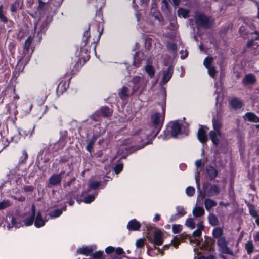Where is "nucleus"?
<instances>
[{"mask_svg":"<svg viewBox=\"0 0 259 259\" xmlns=\"http://www.w3.org/2000/svg\"><path fill=\"white\" fill-rule=\"evenodd\" d=\"M213 130L209 133L210 138L214 145H217L223 139V136L220 132L221 124L218 121H213Z\"/></svg>","mask_w":259,"mask_h":259,"instance_id":"obj_1","label":"nucleus"},{"mask_svg":"<svg viewBox=\"0 0 259 259\" xmlns=\"http://www.w3.org/2000/svg\"><path fill=\"white\" fill-rule=\"evenodd\" d=\"M164 116L165 113L164 110H163L161 113H155L151 116L152 122L153 125L155 126V128L156 129V133H157L159 128H160L164 120Z\"/></svg>","mask_w":259,"mask_h":259,"instance_id":"obj_2","label":"nucleus"},{"mask_svg":"<svg viewBox=\"0 0 259 259\" xmlns=\"http://www.w3.org/2000/svg\"><path fill=\"white\" fill-rule=\"evenodd\" d=\"M217 244L219 247V250L223 254L232 255V251L228 247V242L225 237L219 238L217 241Z\"/></svg>","mask_w":259,"mask_h":259,"instance_id":"obj_3","label":"nucleus"},{"mask_svg":"<svg viewBox=\"0 0 259 259\" xmlns=\"http://www.w3.org/2000/svg\"><path fill=\"white\" fill-rule=\"evenodd\" d=\"M133 91L136 92L139 90H142L146 86V83H144L142 78L140 77H135L133 79Z\"/></svg>","mask_w":259,"mask_h":259,"instance_id":"obj_4","label":"nucleus"},{"mask_svg":"<svg viewBox=\"0 0 259 259\" xmlns=\"http://www.w3.org/2000/svg\"><path fill=\"white\" fill-rule=\"evenodd\" d=\"M153 243L155 245H160L163 243V233L159 230L156 231L154 233Z\"/></svg>","mask_w":259,"mask_h":259,"instance_id":"obj_5","label":"nucleus"},{"mask_svg":"<svg viewBox=\"0 0 259 259\" xmlns=\"http://www.w3.org/2000/svg\"><path fill=\"white\" fill-rule=\"evenodd\" d=\"M207 130V129L206 128L202 126L199 128L198 131V139L201 143H204L207 140V136L206 135Z\"/></svg>","mask_w":259,"mask_h":259,"instance_id":"obj_6","label":"nucleus"},{"mask_svg":"<svg viewBox=\"0 0 259 259\" xmlns=\"http://www.w3.org/2000/svg\"><path fill=\"white\" fill-rule=\"evenodd\" d=\"M172 136L176 137L180 132V125L178 121H174L170 124Z\"/></svg>","mask_w":259,"mask_h":259,"instance_id":"obj_7","label":"nucleus"},{"mask_svg":"<svg viewBox=\"0 0 259 259\" xmlns=\"http://www.w3.org/2000/svg\"><path fill=\"white\" fill-rule=\"evenodd\" d=\"M172 74V70L170 67L164 70L163 71L162 82L163 83H166L171 78Z\"/></svg>","mask_w":259,"mask_h":259,"instance_id":"obj_8","label":"nucleus"},{"mask_svg":"<svg viewBox=\"0 0 259 259\" xmlns=\"http://www.w3.org/2000/svg\"><path fill=\"white\" fill-rule=\"evenodd\" d=\"M140 226L141 225L138 221H137L136 219H133L128 222L127 225V228L129 230L136 231L139 230Z\"/></svg>","mask_w":259,"mask_h":259,"instance_id":"obj_9","label":"nucleus"},{"mask_svg":"<svg viewBox=\"0 0 259 259\" xmlns=\"http://www.w3.org/2000/svg\"><path fill=\"white\" fill-rule=\"evenodd\" d=\"M244 118L245 120L253 122H259V117L252 113H247L244 116Z\"/></svg>","mask_w":259,"mask_h":259,"instance_id":"obj_10","label":"nucleus"},{"mask_svg":"<svg viewBox=\"0 0 259 259\" xmlns=\"http://www.w3.org/2000/svg\"><path fill=\"white\" fill-rule=\"evenodd\" d=\"M45 221L43 220L41 213L39 212L36 217L34 221V225L35 227L39 228L45 225Z\"/></svg>","mask_w":259,"mask_h":259,"instance_id":"obj_11","label":"nucleus"},{"mask_svg":"<svg viewBox=\"0 0 259 259\" xmlns=\"http://www.w3.org/2000/svg\"><path fill=\"white\" fill-rule=\"evenodd\" d=\"M193 214L195 217H201L203 215L204 210L203 207L196 206L193 209Z\"/></svg>","mask_w":259,"mask_h":259,"instance_id":"obj_12","label":"nucleus"},{"mask_svg":"<svg viewBox=\"0 0 259 259\" xmlns=\"http://www.w3.org/2000/svg\"><path fill=\"white\" fill-rule=\"evenodd\" d=\"M61 174L52 176L50 179V184L51 185H56L59 184L61 182Z\"/></svg>","mask_w":259,"mask_h":259,"instance_id":"obj_13","label":"nucleus"},{"mask_svg":"<svg viewBox=\"0 0 259 259\" xmlns=\"http://www.w3.org/2000/svg\"><path fill=\"white\" fill-rule=\"evenodd\" d=\"M255 81V77L252 74L246 75L243 80V83L245 84H253Z\"/></svg>","mask_w":259,"mask_h":259,"instance_id":"obj_14","label":"nucleus"},{"mask_svg":"<svg viewBox=\"0 0 259 259\" xmlns=\"http://www.w3.org/2000/svg\"><path fill=\"white\" fill-rule=\"evenodd\" d=\"M204 229V226L202 223H199L197 225V229L193 233L194 237H199L201 235V232Z\"/></svg>","mask_w":259,"mask_h":259,"instance_id":"obj_15","label":"nucleus"},{"mask_svg":"<svg viewBox=\"0 0 259 259\" xmlns=\"http://www.w3.org/2000/svg\"><path fill=\"white\" fill-rule=\"evenodd\" d=\"M78 253L88 255L92 252V250L88 247L79 248L77 249Z\"/></svg>","mask_w":259,"mask_h":259,"instance_id":"obj_16","label":"nucleus"},{"mask_svg":"<svg viewBox=\"0 0 259 259\" xmlns=\"http://www.w3.org/2000/svg\"><path fill=\"white\" fill-rule=\"evenodd\" d=\"M230 105L233 108L235 109L240 108L242 105V103L236 99H232L230 101Z\"/></svg>","mask_w":259,"mask_h":259,"instance_id":"obj_17","label":"nucleus"},{"mask_svg":"<svg viewBox=\"0 0 259 259\" xmlns=\"http://www.w3.org/2000/svg\"><path fill=\"white\" fill-rule=\"evenodd\" d=\"M213 236L214 237L218 238V240L223 237L222 236L223 235V229L221 228H215L213 230Z\"/></svg>","mask_w":259,"mask_h":259,"instance_id":"obj_18","label":"nucleus"},{"mask_svg":"<svg viewBox=\"0 0 259 259\" xmlns=\"http://www.w3.org/2000/svg\"><path fill=\"white\" fill-rule=\"evenodd\" d=\"M32 216L30 218H28L24 221V224L26 226H30V225H32L33 223V216L34 215V212H35V208H34V206H32Z\"/></svg>","mask_w":259,"mask_h":259,"instance_id":"obj_19","label":"nucleus"},{"mask_svg":"<svg viewBox=\"0 0 259 259\" xmlns=\"http://www.w3.org/2000/svg\"><path fill=\"white\" fill-rule=\"evenodd\" d=\"M205 206L207 210L210 209L212 207L215 206L217 203L211 199H206L205 201Z\"/></svg>","mask_w":259,"mask_h":259,"instance_id":"obj_20","label":"nucleus"},{"mask_svg":"<svg viewBox=\"0 0 259 259\" xmlns=\"http://www.w3.org/2000/svg\"><path fill=\"white\" fill-rule=\"evenodd\" d=\"M213 61V58L211 57H207L204 60L203 65L206 68L212 67V66H211V65Z\"/></svg>","mask_w":259,"mask_h":259,"instance_id":"obj_21","label":"nucleus"},{"mask_svg":"<svg viewBox=\"0 0 259 259\" xmlns=\"http://www.w3.org/2000/svg\"><path fill=\"white\" fill-rule=\"evenodd\" d=\"M207 172L211 178L215 177L217 175L216 170L212 167L210 166L207 168Z\"/></svg>","mask_w":259,"mask_h":259,"instance_id":"obj_22","label":"nucleus"},{"mask_svg":"<svg viewBox=\"0 0 259 259\" xmlns=\"http://www.w3.org/2000/svg\"><path fill=\"white\" fill-rule=\"evenodd\" d=\"M254 246L252 241H248L245 244V249L248 253L250 254L253 250Z\"/></svg>","mask_w":259,"mask_h":259,"instance_id":"obj_23","label":"nucleus"},{"mask_svg":"<svg viewBox=\"0 0 259 259\" xmlns=\"http://www.w3.org/2000/svg\"><path fill=\"white\" fill-rule=\"evenodd\" d=\"M189 13V11L183 9H179L178 10V15L180 17L186 18Z\"/></svg>","mask_w":259,"mask_h":259,"instance_id":"obj_24","label":"nucleus"},{"mask_svg":"<svg viewBox=\"0 0 259 259\" xmlns=\"http://www.w3.org/2000/svg\"><path fill=\"white\" fill-rule=\"evenodd\" d=\"M207 73L212 78H214L216 75L217 71L214 66H212L207 68Z\"/></svg>","mask_w":259,"mask_h":259,"instance_id":"obj_25","label":"nucleus"},{"mask_svg":"<svg viewBox=\"0 0 259 259\" xmlns=\"http://www.w3.org/2000/svg\"><path fill=\"white\" fill-rule=\"evenodd\" d=\"M185 225L191 229H194L195 227V222L192 218L187 219L185 222Z\"/></svg>","mask_w":259,"mask_h":259,"instance_id":"obj_26","label":"nucleus"},{"mask_svg":"<svg viewBox=\"0 0 259 259\" xmlns=\"http://www.w3.org/2000/svg\"><path fill=\"white\" fill-rule=\"evenodd\" d=\"M182 225L180 224H174L172 226V230L174 233H178L181 231Z\"/></svg>","mask_w":259,"mask_h":259,"instance_id":"obj_27","label":"nucleus"},{"mask_svg":"<svg viewBox=\"0 0 259 259\" xmlns=\"http://www.w3.org/2000/svg\"><path fill=\"white\" fill-rule=\"evenodd\" d=\"M208 219L210 223L212 225H217L218 223V220L217 217L214 215H210L208 217Z\"/></svg>","mask_w":259,"mask_h":259,"instance_id":"obj_28","label":"nucleus"},{"mask_svg":"<svg viewBox=\"0 0 259 259\" xmlns=\"http://www.w3.org/2000/svg\"><path fill=\"white\" fill-rule=\"evenodd\" d=\"M145 71L151 77H152L154 75V71L153 68L150 65H147L145 67Z\"/></svg>","mask_w":259,"mask_h":259,"instance_id":"obj_29","label":"nucleus"},{"mask_svg":"<svg viewBox=\"0 0 259 259\" xmlns=\"http://www.w3.org/2000/svg\"><path fill=\"white\" fill-rule=\"evenodd\" d=\"M219 190L218 188L215 186H211L209 192V195L210 196L216 195L219 193Z\"/></svg>","mask_w":259,"mask_h":259,"instance_id":"obj_30","label":"nucleus"},{"mask_svg":"<svg viewBox=\"0 0 259 259\" xmlns=\"http://www.w3.org/2000/svg\"><path fill=\"white\" fill-rule=\"evenodd\" d=\"M177 214L180 216H183L186 214V211L184 208L182 206H177L176 207Z\"/></svg>","mask_w":259,"mask_h":259,"instance_id":"obj_31","label":"nucleus"},{"mask_svg":"<svg viewBox=\"0 0 259 259\" xmlns=\"http://www.w3.org/2000/svg\"><path fill=\"white\" fill-rule=\"evenodd\" d=\"M186 193L188 196H191L195 193V189L192 187H188L186 189Z\"/></svg>","mask_w":259,"mask_h":259,"instance_id":"obj_32","label":"nucleus"},{"mask_svg":"<svg viewBox=\"0 0 259 259\" xmlns=\"http://www.w3.org/2000/svg\"><path fill=\"white\" fill-rule=\"evenodd\" d=\"M11 224L12 226H15L17 228L20 227L22 226L21 224L17 222L16 219L14 217L11 219Z\"/></svg>","mask_w":259,"mask_h":259,"instance_id":"obj_33","label":"nucleus"},{"mask_svg":"<svg viewBox=\"0 0 259 259\" xmlns=\"http://www.w3.org/2000/svg\"><path fill=\"white\" fill-rule=\"evenodd\" d=\"M0 19L3 22H6L7 21V19L6 17L4 15V13L3 11V6H0Z\"/></svg>","mask_w":259,"mask_h":259,"instance_id":"obj_34","label":"nucleus"},{"mask_svg":"<svg viewBox=\"0 0 259 259\" xmlns=\"http://www.w3.org/2000/svg\"><path fill=\"white\" fill-rule=\"evenodd\" d=\"M206 17L204 15H200L196 18V21L197 22H201L202 24L205 25V21L206 20Z\"/></svg>","mask_w":259,"mask_h":259,"instance_id":"obj_35","label":"nucleus"},{"mask_svg":"<svg viewBox=\"0 0 259 259\" xmlns=\"http://www.w3.org/2000/svg\"><path fill=\"white\" fill-rule=\"evenodd\" d=\"M10 205V203L7 200H4L0 202V209H4Z\"/></svg>","mask_w":259,"mask_h":259,"instance_id":"obj_36","label":"nucleus"},{"mask_svg":"<svg viewBox=\"0 0 259 259\" xmlns=\"http://www.w3.org/2000/svg\"><path fill=\"white\" fill-rule=\"evenodd\" d=\"M144 244V240L143 239H139L136 242V246L138 248L142 247Z\"/></svg>","mask_w":259,"mask_h":259,"instance_id":"obj_37","label":"nucleus"},{"mask_svg":"<svg viewBox=\"0 0 259 259\" xmlns=\"http://www.w3.org/2000/svg\"><path fill=\"white\" fill-rule=\"evenodd\" d=\"M95 199V197L93 195L88 196L84 200V202L85 203H90L92 202Z\"/></svg>","mask_w":259,"mask_h":259,"instance_id":"obj_38","label":"nucleus"},{"mask_svg":"<svg viewBox=\"0 0 259 259\" xmlns=\"http://www.w3.org/2000/svg\"><path fill=\"white\" fill-rule=\"evenodd\" d=\"M94 141L93 140H89L88 142V144H87L86 148L88 151H89V152L91 151V150L94 145Z\"/></svg>","mask_w":259,"mask_h":259,"instance_id":"obj_39","label":"nucleus"},{"mask_svg":"<svg viewBox=\"0 0 259 259\" xmlns=\"http://www.w3.org/2000/svg\"><path fill=\"white\" fill-rule=\"evenodd\" d=\"M62 211L60 210H55L52 212V216L55 218L58 217L60 216L62 214Z\"/></svg>","mask_w":259,"mask_h":259,"instance_id":"obj_40","label":"nucleus"},{"mask_svg":"<svg viewBox=\"0 0 259 259\" xmlns=\"http://www.w3.org/2000/svg\"><path fill=\"white\" fill-rule=\"evenodd\" d=\"M114 251H115V248L112 246L107 247L105 249V252L107 254H111V253H113V252H114Z\"/></svg>","mask_w":259,"mask_h":259,"instance_id":"obj_41","label":"nucleus"},{"mask_svg":"<svg viewBox=\"0 0 259 259\" xmlns=\"http://www.w3.org/2000/svg\"><path fill=\"white\" fill-rule=\"evenodd\" d=\"M123 165L122 164H118L115 167L114 171L116 174L119 173L122 169Z\"/></svg>","mask_w":259,"mask_h":259,"instance_id":"obj_42","label":"nucleus"},{"mask_svg":"<svg viewBox=\"0 0 259 259\" xmlns=\"http://www.w3.org/2000/svg\"><path fill=\"white\" fill-rule=\"evenodd\" d=\"M32 38L31 37H29V38H27V39L25 41V47L27 49H28V48H29V46L32 42Z\"/></svg>","mask_w":259,"mask_h":259,"instance_id":"obj_43","label":"nucleus"},{"mask_svg":"<svg viewBox=\"0 0 259 259\" xmlns=\"http://www.w3.org/2000/svg\"><path fill=\"white\" fill-rule=\"evenodd\" d=\"M127 88L126 87H122L120 90V94L123 96H127Z\"/></svg>","mask_w":259,"mask_h":259,"instance_id":"obj_44","label":"nucleus"},{"mask_svg":"<svg viewBox=\"0 0 259 259\" xmlns=\"http://www.w3.org/2000/svg\"><path fill=\"white\" fill-rule=\"evenodd\" d=\"M99 185V183L98 182H92L90 183L89 186L90 187L93 189H96Z\"/></svg>","mask_w":259,"mask_h":259,"instance_id":"obj_45","label":"nucleus"},{"mask_svg":"<svg viewBox=\"0 0 259 259\" xmlns=\"http://www.w3.org/2000/svg\"><path fill=\"white\" fill-rule=\"evenodd\" d=\"M115 253L117 255H121L124 253L123 249L121 247H118L117 248H115Z\"/></svg>","mask_w":259,"mask_h":259,"instance_id":"obj_46","label":"nucleus"},{"mask_svg":"<svg viewBox=\"0 0 259 259\" xmlns=\"http://www.w3.org/2000/svg\"><path fill=\"white\" fill-rule=\"evenodd\" d=\"M215 256L212 254H210L207 256H201L198 258V259H214Z\"/></svg>","mask_w":259,"mask_h":259,"instance_id":"obj_47","label":"nucleus"},{"mask_svg":"<svg viewBox=\"0 0 259 259\" xmlns=\"http://www.w3.org/2000/svg\"><path fill=\"white\" fill-rule=\"evenodd\" d=\"M102 253L103 252L102 251H98L96 252L94 256L95 258H99L102 256Z\"/></svg>","mask_w":259,"mask_h":259,"instance_id":"obj_48","label":"nucleus"},{"mask_svg":"<svg viewBox=\"0 0 259 259\" xmlns=\"http://www.w3.org/2000/svg\"><path fill=\"white\" fill-rule=\"evenodd\" d=\"M202 164V161L201 160H196L195 162V165L196 167H198L200 166Z\"/></svg>","mask_w":259,"mask_h":259,"instance_id":"obj_49","label":"nucleus"},{"mask_svg":"<svg viewBox=\"0 0 259 259\" xmlns=\"http://www.w3.org/2000/svg\"><path fill=\"white\" fill-rule=\"evenodd\" d=\"M160 214H159L158 213H156L155 214L154 218V221H156V222L158 221L160 219Z\"/></svg>","mask_w":259,"mask_h":259,"instance_id":"obj_50","label":"nucleus"},{"mask_svg":"<svg viewBox=\"0 0 259 259\" xmlns=\"http://www.w3.org/2000/svg\"><path fill=\"white\" fill-rule=\"evenodd\" d=\"M254 239L255 241H259V231L256 233Z\"/></svg>","mask_w":259,"mask_h":259,"instance_id":"obj_51","label":"nucleus"},{"mask_svg":"<svg viewBox=\"0 0 259 259\" xmlns=\"http://www.w3.org/2000/svg\"><path fill=\"white\" fill-rule=\"evenodd\" d=\"M179 244V242H178L177 241H175L172 242V244L174 246L175 248H177L178 245Z\"/></svg>","mask_w":259,"mask_h":259,"instance_id":"obj_52","label":"nucleus"},{"mask_svg":"<svg viewBox=\"0 0 259 259\" xmlns=\"http://www.w3.org/2000/svg\"><path fill=\"white\" fill-rule=\"evenodd\" d=\"M174 4L176 6H178L179 4V0H172Z\"/></svg>","mask_w":259,"mask_h":259,"instance_id":"obj_53","label":"nucleus"},{"mask_svg":"<svg viewBox=\"0 0 259 259\" xmlns=\"http://www.w3.org/2000/svg\"><path fill=\"white\" fill-rule=\"evenodd\" d=\"M11 10L12 12H15L16 10V8L15 7V6H14V5H13L12 6H11Z\"/></svg>","mask_w":259,"mask_h":259,"instance_id":"obj_54","label":"nucleus"},{"mask_svg":"<svg viewBox=\"0 0 259 259\" xmlns=\"http://www.w3.org/2000/svg\"><path fill=\"white\" fill-rule=\"evenodd\" d=\"M253 42V41L250 40V41H249L247 43V46H248V47L251 46L252 45Z\"/></svg>","mask_w":259,"mask_h":259,"instance_id":"obj_55","label":"nucleus"},{"mask_svg":"<svg viewBox=\"0 0 259 259\" xmlns=\"http://www.w3.org/2000/svg\"><path fill=\"white\" fill-rule=\"evenodd\" d=\"M187 56V53L186 52H184V54L182 55L181 58L184 59Z\"/></svg>","mask_w":259,"mask_h":259,"instance_id":"obj_56","label":"nucleus"},{"mask_svg":"<svg viewBox=\"0 0 259 259\" xmlns=\"http://www.w3.org/2000/svg\"><path fill=\"white\" fill-rule=\"evenodd\" d=\"M251 214L253 216V217H256V213L255 211H252V212H251Z\"/></svg>","mask_w":259,"mask_h":259,"instance_id":"obj_57","label":"nucleus"},{"mask_svg":"<svg viewBox=\"0 0 259 259\" xmlns=\"http://www.w3.org/2000/svg\"><path fill=\"white\" fill-rule=\"evenodd\" d=\"M256 223L259 225V217H256V220H255Z\"/></svg>","mask_w":259,"mask_h":259,"instance_id":"obj_58","label":"nucleus"},{"mask_svg":"<svg viewBox=\"0 0 259 259\" xmlns=\"http://www.w3.org/2000/svg\"><path fill=\"white\" fill-rule=\"evenodd\" d=\"M255 34L257 35V36L254 38L255 39L259 40V34L258 33H255Z\"/></svg>","mask_w":259,"mask_h":259,"instance_id":"obj_59","label":"nucleus"},{"mask_svg":"<svg viewBox=\"0 0 259 259\" xmlns=\"http://www.w3.org/2000/svg\"><path fill=\"white\" fill-rule=\"evenodd\" d=\"M175 220V218L173 216H172L171 217H170V218L169 219V221L170 222H172L174 220Z\"/></svg>","mask_w":259,"mask_h":259,"instance_id":"obj_60","label":"nucleus"},{"mask_svg":"<svg viewBox=\"0 0 259 259\" xmlns=\"http://www.w3.org/2000/svg\"><path fill=\"white\" fill-rule=\"evenodd\" d=\"M201 154H202V155H204V149H202V151H201Z\"/></svg>","mask_w":259,"mask_h":259,"instance_id":"obj_61","label":"nucleus"},{"mask_svg":"<svg viewBox=\"0 0 259 259\" xmlns=\"http://www.w3.org/2000/svg\"><path fill=\"white\" fill-rule=\"evenodd\" d=\"M190 243H192V242L195 243V242L192 240V238H190Z\"/></svg>","mask_w":259,"mask_h":259,"instance_id":"obj_62","label":"nucleus"},{"mask_svg":"<svg viewBox=\"0 0 259 259\" xmlns=\"http://www.w3.org/2000/svg\"><path fill=\"white\" fill-rule=\"evenodd\" d=\"M11 226L10 224H9L8 226H7V228L8 230H9L10 228H11Z\"/></svg>","mask_w":259,"mask_h":259,"instance_id":"obj_63","label":"nucleus"},{"mask_svg":"<svg viewBox=\"0 0 259 259\" xmlns=\"http://www.w3.org/2000/svg\"><path fill=\"white\" fill-rule=\"evenodd\" d=\"M23 155H24L25 158H26L27 157V155L26 153H24Z\"/></svg>","mask_w":259,"mask_h":259,"instance_id":"obj_64","label":"nucleus"}]
</instances>
